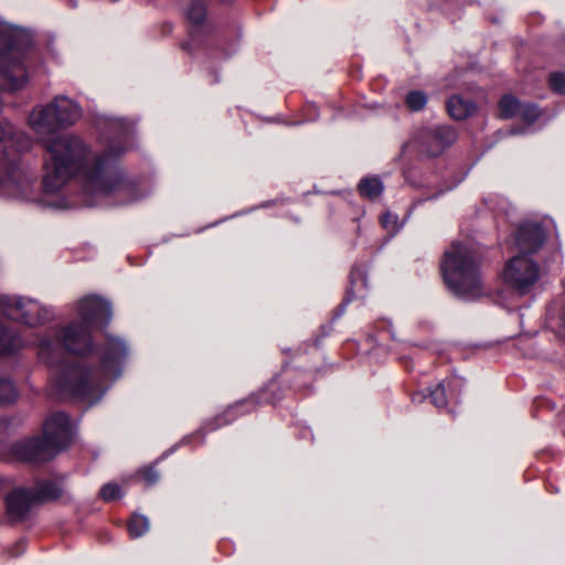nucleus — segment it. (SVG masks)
<instances>
[{"mask_svg": "<svg viewBox=\"0 0 565 565\" xmlns=\"http://www.w3.org/2000/svg\"><path fill=\"white\" fill-rule=\"evenodd\" d=\"M140 473L147 486H152L159 480V473L152 468H145Z\"/></svg>", "mask_w": 565, "mask_h": 565, "instance_id": "c756f323", "label": "nucleus"}, {"mask_svg": "<svg viewBox=\"0 0 565 565\" xmlns=\"http://www.w3.org/2000/svg\"><path fill=\"white\" fill-rule=\"evenodd\" d=\"M520 110L521 103L516 98L507 95L500 100V113L503 118L508 119L518 116Z\"/></svg>", "mask_w": 565, "mask_h": 565, "instance_id": "412c9836", "label": "nucleus"}, {"mask_svg": "<svg viewBox=\"0 0 565 565\" xmlns=\"http://www.w3.org/2000/svg\"><path fill=\"white\" fill-rule=\"evenodd\" d=\"M353 296H348L347 301L350 302L352 300Z\"/></svg>", "mask_w": 565, "mask_h": 565, "instance_id": "72a5a7b5", "label": "nucleus"}, {"mask_svg": "<svg viewBox=\"0 0 565 565\" xmlns=\"http://www.w3.org/2000/svg\"><path fill=\"white\" fill-rule=\"evenodd\" d=\"M127 354V345L121 339L107 337L98 366L89 369L79 364L68 365L56 376V385L62 392L93 405L105 394L106 383L120 376Z\"/></svg>", "mask_w": 565, "mask_h": 565, "instance_id": "f03ea898", "label": "nucleus"}, {"mask_svg": "<svg viewBox=\"0 0 565 565\" xmlns=\"http://www.w3.org/2000/svg\"><path fill=\"white\" fill-rule=\"evenodd\" d=\"M20 344V340L8 329L0 326V353L12 352Z\"/></svg>", "mask_w": 565, "mask_h": 565, "instance_id": "4be33fe9", "label": "nucleus"}, {"mask_svg": "<svg viewBox=\"0 0 565 565\" xmlns=\"http://www.w3.org/2000/svg\"><path fill=\"white\" fill-rule=\"evenodd\" d=\"M447 385H448L451 390L459 388V387H461V385H462V380H461L460 377L452 376L451 379H449V380H448Z\"/></svg>", "mask_w": 565, "mask_h": 565, "instance_id": "2f4dec72", "label": "nucleus"}, {"mask_svg": "<svg viewBox=\"0 0 565 565\" xmlns=\"http://www.w3.org/2000/svg\"><path fill=\"white\" fill-rule=\"evenodd\" d=\"M111 125L114 127H118V128H120L122 130H128V128H129V124L126 122L124 119H119V118H113L111 119Z\"/></svg>", "mask_w": 565, "mask_h": 565, "instance_id": "7c9ffc66", "label": "nucleus"}, {"mask_svg": "<svg viewBox=\"0 0 565 565\" xmlns=\"http://www.w3.org/2000/svg\"><path fill=\"white\" fill-rule=\"evenodd\" d=\"M257 404L258 403L255 397H249L234 405H231L225 412L226 415L230 416V418L222 420L221 417H217V425H225L233 420L237 415L254 411Z\"/></svg>", "mask_w": 565, "mask_h": 565, "instance_id": "a211bd4d", "label": "nucleus"}, {"mask_svg": "<svg viewBox=\"0 0 565 565\" xmlns=\"http://www.w3.org/2000/svg\"><path fill=\"white\" fill-rule=\"evenodd\" d=\"M30 491L36 503H45L63 498L67 501L71 500L60 480H41Z\"/></svg>", "mask_w": 565, "mask_h": 565, "instance_id": "2eb2a0df", "label": "nucleus"}, {"mask_svg": "<svg viewBox=\"0 0 565 565\" xmlns=\"http://www.w3.org/2000/svg\"><path fill=\"white\" fill-rule=\"evenodd\" d=\"M527 124H532L540 117V110L535 105L521 104V110L519 115Z\"/></svg>", "mask_w": 565, "mask_h": 565, "instance_id": "a878e982", "label": "nucleus"}, {"mask_svg": "<svg viewBox=\"0 0 565 565\" xmlns=\"http://www.w3.org/2000/svg\"><path fill=\"white\" fill-rule=\"evenodd\" d=\"M431 403L436 407H444L447 405L445 383H439L434 390L429 392Z\"/></svg>", "mask_w": 565, "mask_h": 565, "instance_id": "393cba45", "label": "nucleus"}, {"mask_svg": "<svg viewBox=\"0 0 565 565\" xmlns=\"http://www.w3.org/2000/svg\"><path fill=\"white\" fill-rule=\"evenodd\" d=\"M186 15L194 25L193 30L190 31L191 42L184 46L186 50H190V46L195 44L199 38V30L196 26H199L206 18V7L204 1L191 0Z\"/></svg>", "mask_w": 565, "mask_h": 565, "instance_id": "dca6fc26", "label": "nucleus"}, {"mask_svg": "<svg viewBox=\"0 0 565 565\" xmlns=\"http://www.w3.org/2000/svg\"><path fill=\"white\" fill-rule=\"evenodd\" d=\"M110 153L94 156L77 136L62 135L45 142L43 183L47 191L55 192L73 175L86 179V189L96 194L115 195L126 204L139 199L136 186L124 179Z\"/></svg>", "mask_w": 565, "mask_h": 565, "instance_id": "f257e3e1", "label": "nucleus"}, {"mask_svg": "<svg viewBox=\"0 0 565 565\" xmlns=\"http://www.w3.org/2000/svg\"><path fill=\"white\" fill-rule=\"evenodd\" d=\"M149 527V519L142 514H134L128 523V531L132 539L142 536Z\"/></svg>", "mask_w": 565, "mask_h": 565, "instance_id": "aec40b11", "label": "nucleus"}, {"mask_svg": "<svg viewBox=\"0 0 565 565\" xmlns=\"http://www.w3.org/2000/svg\"><path fill=\"white\" fill-rule=\"evenodd\" d=\"M355 285V281L352 279L351 280V286L353 287Z\"/></svg>", "mask_w": 565, "mask_h": 565, "instance_id": "c9c22d12", "label": "nucleus"}, {"mask_svg": "<svg viewBox=\"0 0 565 565\" xmlns=\"http://www.w3.org/2000/svg\"><path fill=\"white\" fill-rule=\"evenodd\" d=\"M60 344H62L66 351L76 355L90 353L93 351L90 327L82 321H73L58 332L56 339H42L39 350L41 360L46 364H54L61 351Z\"/></svg>", "mask_w": 565, "mask_h": 565, "instance_id": "6e6552de", "label": "nucleus"}, {"mask_svg": "<svg viewBox=\"0 0 565 565\" xmlns=\"http://www.w3.org/2000/svg\"><path fill=\"white\" fill-rule=\"evenodd\" d=\"M235 0H214V8H227L234 3Z\"/></svg>", "mask_w": 565, "mask_h": 565, "instance_id": "473e14b6", "label": "nucleus"}, {"mask_svg": "<svg viewBox=\"0 0 565 565\" xmlns=\"http://www.w3.org/2000/svg\"><path fill=\"white\" fill-rule=\"evenodd\" d=\"M545 235L543 227L535 223H526L519 227L515 244L520 255L529 256L535 253L544 243Z\"/></svg>", "mask_w": 565, "mask_h": 565, "instance_id": "4468645a", "label": "nucleus"}, {"mask_svg": "<svg viewBox=\"0 0 565 565\" xmlns=\"http://www.w3.org/2000/svg\"><path fill=\"white\" fill-rule=\"evenodd\" d=\"M504 281L520 294H526L537 281L539 266L526 255L511 258L503 270Z\"/></svg>", "mask_w": 565, "mask_h": 565, "instance_id": "9d476101", "label": "nucleus"}, {"mask_svg": "<svg viewBox=\"0 0 565 565\" xmlns=\"http://www.w3.org/2000/svg\"><path fill=\"white\" fill-rule=\"evenodd\" d=\"M72 440V427L65 413H55L44 423L43 437L21 440L13 445V454L28 462H44L65 449Z\"/></svg>", "mask_w": 565, "mask_h": 565, "instance_id": "423d86ee", "label": "nucleus"}, {"mask_svg": "<svg viewBox=\"0 0 565 565\" xmlns=\"http://www.w3.org/2000/svg\"><path fill=\"white\" fill-rule=\"evenodd\" d=\"M34 503L36 502L33 500L30 489H14L6 497V510L9 520L12 522L24 520Z\"/></svg>", "mask_w": 565, "mask_h": 565, "instance_id": "ddd939ff", "label": "nucleus"}, {"mask_svg": "<svg viewBox=\"0 0 565 565\" xmlns=\"http://www.w3.org/2000/svg\"><path fill=\"white\" fill-rule=\"evenodd\" d=\"M6 308V315L22 323L36 327L42 324L53 317L50 309L43 307L40 302L33 299H23L21 297H6L2 300Z\"/></svg>", "mask_w": 565, "mask_h": 565, "instance_id": "1a4fd4ad", "label": "nucleus"}, {"mask_svg": "<svg viewBox=\"0 0 565 565\" xmlns=\"http://www.w3.org/2000/svg\"><path fill=\"white\" fill-rule=\"evenodd\" d=\"M99 493L105 501H113L121 497L120 487L117 483H106Z\"/></svg>", "mask_w": 565, "mask_h": 565, "instance_id": "cd10ccee", "label": "nucleus"}, {"mask_svg": "<svg viewBox=\"0 0 565 565\" xmlns=\"http://www.w3.org/2000/svg\"><path fill=\"white\" fill-rule=\"evenodd\" d=\"M382 226L392 235L397 233L401 225L398 223V216L392 213H385L381 217Z\"/></svg>", "mask_w": 565, "mask_h": 565, "instance_id": "bb28decb", "label": "nucleus"}, {"mask_svg": "<svg viewBox=\"0 0 565 565\" xmlns=\"http://www.w3.org/2000/svg\"><path fill=\"white\" fill-rule=\"evenodd\" d=\"M426 103L427 96L420 90H413L406 96V104L414 111L423 109Z\"/></svg>", "mask_w": 565, "mask_h": 565, "instance_id": "b1692460", "label": "nucleus"}, {"mask_svg": "<svg viewBox=\"0 0 565 565\" xmlns=\"http://www.w3.org/2000/svg\"><path fill=\"white\" fill-rule=\"evenodd\" d=\"M550 85L555 93L565 95V73L556 72L551 74Z\"/></svg>", "mask_w": 565, "mask_h": 565, "instance_id": "c85d7f7f", "label": "nucleus"}, {"mask_svg": "<svg viewBox=\"0 0 565 565\" xmlns=\"http://www.w3.org/2000/svg\"><path fill=\"white\" fill-rule=\"evenodd\" d=\"M124 152V149H120L117 151L116 156H118L119 153H122Z\"/></svg>", "mask_w": 565, "mask_h": 565, "instance_id": "f704fd0d", "label": "nucleus"}, {"mask_svg": "<svg viewBox=\"0 0 565 565\" xmlns=\"http://www.w3.org/2000/svg\"><path fill=\"white\" fill-rule=\"evenodd\" d=\"M78 315L83 323L88 327L105 326L110 321V303L96 296H87L78 303Z\"/></svg>", "mask_w": 565, "mask_h": 565, "instance_id": "f8f14e48", "label": "nucleus"}, {"mask_svg": "<svg viewBox=\"0 0 565 565\" xmlns=\"http://www.w3.org/2000/svg\"><path fill=\"white\" fill-rule=\"evenodd\" d=\"M457 140L456 130L447 125L422 128L416 137L415 145L418 150L429 157L440 156Z\"/></svg>", "mask_w": 565, "mask_h": 565, "instance_id": "9b49d317", "label": "nucleus"}, {"mask_svg": "<svg viewBox=\"0 0 565 565\" xmlns=\"http://www.w3.org/2000/svg\"><path fill=\"white\" fill-rule=\"evenodd\" d=\"M31 138L11 122L0 121V191L13 199L33 194L34 178L20 164L22 152L31 148Z\"/></svg>", "mask_w": 565, "mask_h": 565, "instance_id": "7ed1b4c3", "label": "nucleus"}, {"mask_svg": "<svg viewBox=\"0 0 565 565\" xmlns=\"http://www.w3.org/2000/svg\"><path fill=\"white\" fill-rule=\"evenodd\" d=\"M359 191L365 198L375 199L382 193L383 185L377 178H365L360 181Z\"/></svg>", "mask_w": 565, "mask_h": 565, "instance_id": "6ab92c4d", "label": "nucleus"}, {"mask_svg": "<svg viewBox=\"0 0 565 565\" xmlns=\"http://www.w3.org/2000/svg\"><path fill=\"white\" fill-rule=\"evenodd\" d=\"M31 45L28 31L0 24V90L15 92L24 87L28 74L23 61Z\"/></svg>", "mask_w": 565, "mask_h": 565, "instance_id": "39448f33", "label": "nucleus"}, {"mask_svg": "<svg viewBox=\"0 0 565 565\" xmlns=\"http://www.w3.org/2000/svg\"><path fill=\"white\" fill-rule=\"evenodd\" d=\"M440 269L445 284L456 297L473 300L483 295L479 265L468 245L452 243L444 253Z\"/></svg>", "mask_w": 565, "mask_h": 565, "instance_id": "20e7f679", "label": "nucleus"}, {"mask_svg": "<svg viewBox=\"0 0 565 565\" xmlns=\"http://www.w3.org/2000/svg\"><path fill=\"white\" fill-rule=\"evenodd\" d=\"M18 396L13 383L9 380H0V404L11 403Z\"/></svg>", "mask_w": 565, "mask_h": 565, "instance_id": "5701e85b", "label": "nucleus"}, {"mask_svg": "<svg viewBox=\"0 0 565 565\" xmlns=\"http://www.w3.org/2000/svg\"><path fill=\"white\" fill-rule=\"evenodd\" d=\"M447 109L454 119L463 120L475 113L476 105L472 102L466 100L459 96H452L447 103Z\"/></svg>", "mask_w": 565, "mask_h": 565, "instance_id": "f3484780", "label": "nucleus"}, {"mask_svg": "<svg viewBox=\"0 0 565 565\" xmlns=\"http://www.w3.org/2000/svg\"><path fill=\"white\" fill-rule=\"evenodd\" d=\"M81 117L78 104L61 95L45 106L35 107L29 116V125L43 139L61 128L73 126Z\"/></svg>", "mask_w": 565, "mask_h": 565, "instance_id": "0eeeda50", "label": "nucleus"}]
</instances>
